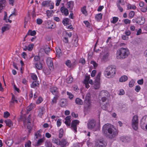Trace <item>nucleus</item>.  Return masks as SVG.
Masks as SVG:
<instances>
[{
	"mask_svg": "<svg viewBox=\"0 0 147 147\" xmlns=\"http://www.w3.org/2000/svg\"><path fill=\"white\" fill-rule=\"evenodd\" d=\"M11 95L12 98L11 101L10 102V105H11L12 104H14L15 102L16 103H18V101L17 100V98L12 93H11Z\"/></svg>",
	"mask_w": 147,
	"mask_h": 147,
	"instance_id": "obj_24",
	"label": "nucleus"
},
{
	"mask_svg": "<svg viewBox=\"0 0 147 147\" xmlns=\"http://www.w3.org/2000/svg\"><path fill=\"white\" fill-rule=\"evenodd\" d=\"M78 36L77 34L74 35L72 41V44L74 46L76 47L78 46Z\"/></svg>",
	"mask_w": 147,
	"mask_h": 147,
	"instance_id": "obj_13",
	"label": "nucleus"
},
{
	"mask_svg": "<svg viewBox=\"0 0 147 147\" xmlns=\"http://www.w3.org/2000/svg\"><path fill=\"white\" fill-rule=\"evenodd\" d=\"M42 132L41 130L40 129L35 134V136L36 139L38 138L39 137H40L41 135L40 134V133Z\"/></svg>",
	"mask_w": 147,
	"mask_h": 147,
	"instance_id": "obj_35",
	"label": "nucleus"
},
{
	"mask_svg": "<svg viewBox=\"0 0 147 147\" xmlns=\"http://www.w3.org/2000/svg\"><path fill=\"white\" fill-rule=\"evenodd\" d=\"M91 63L93 65L94 68H96L97 66V64L94 61H92L91 62Z\"/></svg>",
	"mask_w": 147,
	"mask_h": 147,
	"instance_id": "obj_63",
	"label": "nucleus"
},
{
	"mask_svg": "<svg viewBox=\"0 0 147 147\" xmlns=\"http://www.w3.org/2000/svg\"><path fill=\"white\" fill-rule=\"evenodd\" d=\"M60 140L57 138H54L52 139V142L58 145H60Z\"/></svg>",
	"mask_w": 147,
	"mask_h": 147,
	"instance_id": "obj_31",
	"label": "nucleus"
},
{
	"mask_svg": "<svg viewBox=\"0 0 147 147\" xmlns=\"http://www.w3.org/2000/svg\"><path fill=\"white\" fill-rule=\"evenodd\" d=\"M127 8L128 9H134L136 8V7L134 5H131L130 4H128L127 5Z\"/></svg>",
	"mask_w": 147,
	"mask_h": 147,
	"instance_id": "obj_46",
	"label": "nucleus"
},
{
	"mask_svg": "<svg viewBox=\"0 0 147 147\" xmlns=\"http://www.w3.org/2000/svg\"><path fill=\"white\" fill-rule=\"evenodd\" d=\"M54 25V23L50 21H47L46 23L47 28L49 29H53Z\"/></svg>",
	"mask_w": 147,
	"mask_h": 147,
	"instance_id": "obj_15",
	"label": "nucleus"
},
{
	"mask_svg": "<svg viewBox=\"0 0 147 147\" xmlns=\"http://www.w3.org/2000/svg\"><path fill=\"white\" fill-rule=\"evenodd\" d=\"M5 122L6 125L9 127L13 125L12 122L10 119H7L5 120Z\"/></svg>",
	"mask_w": 147,
	"mask_h": 147,
	"instance_id": "obj_26",
	"label": "nucleus"
},
{
	"mask_svg": "<svg viewBox=\"0 0 147 147\" xmlns=\"http://www.w3.org/2000/svg\"><path fill=\"white\" fill-rule=\"evenodd\" d=\"M47 63L49 68L51 70L53 69V59L50 58H48L47 60Z\"/></svg>",
	"mask_w": 147,
	"mask_h": 147,
	"instance_id": "obj_8",
	"label": "nucleus"
},
{
	"mask_svg": "<svg viewBox=\"0 0 147 147\" xmlns=\"http://www.w3.org/2000/svg\"><path fill=\"white\" fill-rule=\"evenodd\" d=\"M50 4H53V3L51 2L50 1L48 0L43 1L41 5L43 7H48L50 6Z\"/></svg>",
	"mask_w": 147,
	"mask_h": 147,
	"instance_id": "obj_16",
	"label": "nucleus"
},
{
	"mask_svg": "<svg viewBox=\"0 0 147 147\" xmlns=\"http://www.w3.org/2000/svg\"><path fill=\"white\" fill-rule=\"evenodd\" d=\"M43 100L42 98L41 97H39L38 99L36 101V103L37 104L40 103Z\"/></svg>",
	"mask_w": 147,
	"mask_h": 147,
	"instance_id": "obj_51",
	"label": "nucleus"
},
{
	"mask_svg": "<svg viewBox=\"0 0 147 147\" xmlns=\"http://www.w3.org/2000/svg\"><path fill=\"white\" fill-rule=\"evenodd\" d=\"M56 51V55L57 56H58V57H59L62 54L61 51L59 48L57 49Z\"/></svg>",
	"mask_w": 147,
	"mask_h": 147,
	"instance_id": "obj_38",
	"label": "nucleus"
},
{
	"mask_svg": "<svg viewBox=\"0 0 147 147\" xmlns=\"http://www.w3.org/2000/svg\"><path fill=\"white\" fill-rule=\"evenodd\" d=\"M135 82L133 80H131L129 83V86L130 87H132L134 85Z\"/></svg>",
	"mask_w": 147,
	"mask_h": 147,
	"instance_id": "obj_55",
	"label": "nucleus"
},
{
	"mask_svg": "<svg viewBox=\"0 0 147 147\" xmlns=\"http://www.w3.org/2000/svg\"><path fill=\"white\" fill-rule=\"evenodd\" d=\"M128 79L127 77L125 76L124 75L123 76H122L119 79V81L121 82H125L126 80H127Z\"/></svg>",
	"mask_w": 147,
	"mask_h": 147,
	"instance_id": "obj_32",
	"label": "nucleus"
},
{
	"mask_svg": "<svg viewBox=\"0 0 147 147\" xmlns=\"http://www.w3.org/2000/svg\"><path fill=\"white\" fill-rule=\"evenodd\" d=\"M45 144L46 147H52V144L50 142L46 141Z\"/></svg>",
	"mask_w": 147,
	"mask_h": 147,
	"instance_id": "obj_45",
	"label": "nucleus"
},
{
	"mask_svg": "<svg viewBox=\"0 0 147 147\" xmlns=\"http://www.w3.org/2000/svg\"><path fill=\"white\" fill-rule=\"evenodd\" d=\"M69 19L68 18H66L64 19L62 21V23L65 26H67L69 24Z\"/></svg>",
	"mask_w": 147,
	"mask_h": 147,
	"instance_id": "obj_34",
	"label": "nucleus"
},
{
	"mask_svg": "<svg viewBox=\"0 0 147 147\" xmlns=\"http://www.w3.org/2000/svg\"><path fill=\"white\" fill-rule=\"evenodd\" d=\"M96 123L94 120L90 121L88 123V126L89 129H93L95 126Z\"/></svg>",
	"mask_w": 147,
	"mask_h": 147,
	"instance_id": "obj_9",
	"label": "nucleus"
},
{
	"mask_svg": "<svg viewBox=\"0 0 147 147\" xmlns=\"http://www.w3.org/2000/svg\"><path fill=\"white\" fill-rule=\"evenodd\" d=\"M137 24L140 25H142L145 22L144 19L142 17H140L137 18Z\"/></svg>",
	"mask_w": 147,
	"mask_h": 147,
	"instance_id": "obj_23",
	"label": "nucleus"
},
{
	"mask_svg": "<svg viewBox=\"0 0 147 147\" xmlns=\"http://www.w3.org/2000/svg\"><path fill=\"white\" fill-rule=\"evenodd\" d=\"M147 124V115H146L142 118L140 121L141 127H144L145 125Z\"/></svg>",
	"mask_w": 147,
	"mask_h": 147,
	"instance_id": "obj_11",
	"label": "nucleus"
},
{
	"mask_svg": "<svg viewBox=\"0 0 147 147\" xmlns=\"http://www.w3.org/2000/svg\"><path fill=\"white\" fill-rule=\"evenodd\" d=\"M102 14L101 13H99L96 15L95 18L98 20H100L102 18Z\"/></svg>",
	"mask_w": 147,
	"mask_h": 147,
	"instance_id": "obj_37",
	"label": "nucleus"
},
{
	"mask_svg": "<svg viewBox=\"0 0 147 147\" xmlns=\"http://www.w3.org/2000/svg\"><path fill=\"white\" fill-rule=\"evenodd\" d=\"M118 20V18L117 17H113V20L111 21V22L113 24H115L116 23Z\"/></svg>",
	"mask_w": 147,
	"mask_h": 147,
	"instance_id": "obj_44",
	"label": "nucleus"
},
{
	"mask_svg": "<svg viewBox=\"0 0 147 147\" xmlns=\"http://www.w3.org/2000/svg\"><path fill=\"white\" fill-rule=\"evenodd\" d=\"M63 130L62 128L59 131V138H61L63 136Z\"/></svg>",
	"mask_w": 147,
	"mask_h": 147,
	"instance_id": "obj_39",
	"label": "nucleus"
},
{
	"mask_svg": "<svg viewBox=\"0 0 147 147\" xmlns=\"http://www.w3.org/2000/svg\"><path fill=\"white\" fill-rule=\"evenodd\" d=\"M129 54V51L127 48L122 47L117 51L116 57L118 59H123L127 57Z\"/></svg>",
	"mask_w": 147,
	"mask_h": 147,
	"instance_id": "obj_2",
	"label": "nucleus"
},
{
	"mask_svg": "<svg viewBox=\"0 0 147 147\" xmlns=\"http://www.w3.org/2000/svg\"><path fill=\"white\" fill-rule=\"evenodd\" d=\"M59 97V96H55L51 102V104L53 105V104H56L57 102V100Z\"/></svg>",
	"mask_w": 147,
	"mask_h": 147,
	"instance_id": "obj_27",
	"label": "nucleus"
},
{
	"mask_svg": "<svg viewBox=\"0 0 147 147\" xmlns=\"http://www.w3.org/2000/svg\"><path fill=\"white\" fill-rule=\"evenodd\" d=\"M13 143V141L12 139H9L5 141L6 144L8 146H11Z\"/></svg>",
	"mask_w": 147,
	"mask_h": 147,
	"instance_id": "obj_30",
	"label": "nucleus"
},
{
	"mask_svg": "<svg viewBox=\"0 0 147 147\" xmlns=\"http://www.w3.org/2000/svg\"><path fill=\"white\" fill-rule=\"evenodd\" d=\"M9 29V28L7 27V26H4L2 27L1 29L2 31V33H3L5 31L8 30Z\"/></svg>",
	"mask_w": 147,
	"mask_h": 147,
	"instance_id": "obj_59",
	"label": "nucleus"
},
{
	"mask_svg": "<svg viewBox=\"0 0 147 147\" xmlns=\"http://www.w3.org/2000/svg\"><path fill=\"white\" fill-rule=\"evenodd\" d=\"M50 91L55 96H59L58 88L56 87H51L50 88Z\"/></svg>",
	"mask_w": 147,
	"mask_h": 147,
	"instance_id": "obj_10",
	"label": "nucleus"
},
{
	"mask_svg": "<svg viewBox=\"0 0 147 147\" xmlns=\"http://www.w3.org/2000/svg\"><path fill=\"white\" fill-rule=\"evenodd\" d=\"M52 11H47L46 13L48 17L52 16Z\"/></svg>",
	"mask_w": 147,
	"mask_h": 147,
	"instance_id": "obj_60",
	"label": "nucleus"
},
{
	"mask_svg": "<svg viewBox=\"0 0 147 147\" xmlns=\"http://www.w3.org/2000/svg\"><path fill=\"white\" fill-rule=\"evenodd\" d=\"M95 82L94 83V88L95 89H98L100 86V81H95Z\"/></svg>",
	"mask_w": 147,
	"mask_h": 147,
	"instance_id": "obj_33",
	"label": "nucleus"
},
{
	"mask_svg": "<svg viewBox=\"0 0 147 147\" xmlns=\"http://www.w3.org/2000/svg\"><path fill=\"white\" fill-rule=\"evenodd\" d=\"M65 64L69 67L70 68L71 67L72 64L70 60H67L65 62Z\"/></svg>",
	"mask_w": 147,
	"mask_h": 147,
	"instance_id": "obj_41",
	"label": "nucleus"
},
{
	"mask_svg": "<svg viewBox=\"0 0 147 147\" xmlns=\"http://www.w3.org/2000/svg\"><path fill=\"white\" fill-rule=\"evenodd\" d=\"M67 8H69L70 9H72L74 6V2L72 1H70L67 2L66 4Z\"/></svg>",
	"mask_w": 147,
	"mask_h": 147,
	"instance_id": "obj_20",
	"label": "nucleus"
},
{
	"mask_svg": "<svg viewBox=\"0 0 147 147\" xmlns=\"http://www.w3.org/2000/svg\"><path fill=\"white\" fill-rule=\"evenodd\" d=\"M84 111L87 112L90 111L91 107L90 102V94L88 93L86 94L84 100Z\"/></svg>",
	"mask_w": 147,
	"mask_h": 147,
	"instance_id": "obj_3",
	"label": "nucleus"
},
{
	"mask_svg": "<svg viewBox=\"0 0 147 147\" xmlns=\"http://www.w3.org/2000/svg\"><path fill=\"white\" fill-rule=\"evenodd\" d=\"M102 131L104 135L110 139L115 138L118 134L117 129L109 124H106L103 126Z\"/></svg>",
	"mask_w": 147,
	"mask_h": 147,
	"instance_id": "obj_1",
	"label": "nucleus"
},
{
	"mask_svg": "<svg viewBox=\"0 0 147 147\" xmlns=\"http://www.w3.org/2000/svg\"><path fill=\"white\" fill-rule=\"evenodd\" d=\"M42 20L38 18L36 20L37 23L38 24H41L42 23Z\"/></svg>",
	"mask_w": 147,
	"mask_h": 147,
	"instance_id": "obj_58",
	"label": "nucleus"
},
{
	"mask_svg": "<svg viewBox=\"0 0 147 147\" xmlns=\"http://www.w3.org/2000/svg\"><path fill=\"white\" fill-rule=\"evenodd\" d=\"M121 140L123 142H127L130 141L131 139L128 136H123L120 137Z\"/></svg>",
	"mask_w": 147,
	"mask_h": 147,
	"instance_id": "obj_17",
	"label": "nucleus"
},
{
	"mask_svg": "<svg viewBox=\"0 0 147 147\" xmlns=\"http://www.w3.org/2000/svg\"><path fill=\"white\" fill-rule=\"evenodd\" d=\"M31 145V142L29 141L27 143H26L25 144V146L26 147H30Z\"/></svg>",
	"mask_w": 147,
	"mask_h": 147,
	"instance_id": "obj_64",
	"label": "nucleus"
},
{
	"mask_svg": "<svg viewBox=\"0 0 147 147\" xmlns=\"http://www.w3.org/2000/svg\"><path fill=\"white\" fill-rule=\"evenodd\" d=\"M107 145V143L102 140H97L95 143V146L96 147H105Z\"/></svg>",
	"mask_w": 147,
	"mask_h": 147,
	"instance_id": "obj_6",
	"label": "nucleus"
},
{
	"mask_svg": "<svg viewBox=\"0 0 147 147\" xmlns=\"http://www.w3.org/2000/svg\"><path fill=\"white\" fill-rule=\"evenodd\" d=\"M140 87L139 85L136 86L135 89V90L137 92H138L140 91Z\"/></svg>",
	"mask_w": 147,
	"mask_h": 147,
	"instance_id": "obj_56",
	"label": "nucleus"
},
{
	"mask_svg": "<svg viewBox=\"0 0 147 147\" xmlns=\"http://www.w3.org/2000/svg\"><path fill=\"white\" fill-rule=\"evenodd\" d=\"M51 50V49L49 47L45 48L44 49L45 52L47 54H48V53L50 52Z\"/></svg>",
	"mask_w": 147,
	"mask_h": 147,
	"instance_id": "obj_57",
	"label": "nucleus"
},
{
	"mask_svg": "<svg viewBox=\"0 0 147 147\" xmlns=\"http://www.w3.org/2000/svg\"><path fill=\"white\" fill-rule=\"evenodd\" d=\"M61 119H59L57 122V127H59L60 126L61 124Z\"/></svg>",
	"mask_w": 147,
	"mask_h": 147,
	"instance_id": "obj_61",
	"label": "nucleus"
},
{
	"mask_svg": "<svg viewBox=\"0 0 147 147\" xmlns=\"http://www.w3.org/2000/svg\"><path fill=\"white\" fill-rule=\"evenodd\" d=\"M38 85V83L36 81H34L31 85V87L32 88H34Z\"/></svg>",
	"mask_w": 147,
	"mask_h": 147,
	"instance_id": "obj_36",
	"label": "nucleus"
},
{
	"mask_svg": "<svg viewBox=\"0 0 147 147\" xmlns=\"http://www.w3.org/2000/svg\"><path fill=\"white\" fill-rule=\"evenodd\" d=\"M35 67L38 70H41L42 68V64L40 63H37L35 64Z\"/></svg>",
	"mask_w": 147,
	"mask_h": 147,
	"instance_id": "obj_28",
	"label": "nucleus"
},
{
	"mask_svg": "<svg viewBox=\"0 0 147 147\" xmlns=\"http://www.w3.org/2000/svg\"><path fill=\"white\" fill-rule=\"evenodd\" d=\"M81 11L82 13L85 15L87 14V12L86 9V6H84L81 9Z\"/></svg>",
	"mask_w": 147,
	"mask_h": 147,
	"instance_id": "obj_40",
	"label": "nucleus"
},
{
	"mask_svg": "<svg viewBox=\"0 0 147 147\" xmlns=\"http://www.w3.org/2000/svg\"><path fill=\"white\" fill-rule=\"evenodd\" d=\"M72 36V34L71 32L68 33L65 32V35L63 40V42L65 43H67L68 42V37L70 38Z\"/></svg>",
	"mask_w": 147,
	"mask_h": 147,
	"instance_id": "obj_14",
	"label": "nucleus"
},
{
	"mask_svg": "<svg viewBox=\"0 0 147 147\" xmlns=\"http://www.w3.org/2000/svg\"><path fill=\"white\" fill-rule=\"evenodd\" d=\"M80 121L78 120H75L72 121L71 123V129L76 132L77 130V126L79 124Z\"/></svg>",
	"mask_w": 147,
	"mask_h": 147,
	"instance_id": "obj_7",
	"label": "nucleus"
},
{
	"mask_svg": "<svg viewBox=\"0 0 147 147\" xmlns=\"http://www.w3.org/2000/svg\"><path fill=\"white\" fill-rule=\"evenodd\" d=\"M73 78L72 77L69 76L67 79V82L68 84L71 83L73 82Z\"/></svg>",
	"mask_w": 147,
	"mask_h": 147,
	"instance_id": "obj_42",
	"label": "nucleus"
},
{
	"mask_svg": "<svg viewBox=\"0 0 147 147\" xmlns=\"http://www.w3.org/2000/svg\"><path fill=\"white\" fill-rule=\"evenodd\" d=\"M109 56V54L108 53H107L104 55L102 57V59L104 61H105L108 58Z\"/></svg>",
	"mask_w": 147,
	"mask_h": 147,
	"instance_id": "obj_49",
	"label": "nucleus"
},
{
	"mask_svg": "<svg viewBox=\"0 0 147 147\" xmlns=\"http://www.w3.org/2000/svg\"><path fill=\"white\" fill-rule=\"evenodd\" d=\"M62 13H64L65 16H67L69 14L68 10L65 8L64 6L62 7L60 9Z\"/></svg>",
	"mask_w": 147,
	"mask_h": 147,
	"instance_id": "obj_22",
	"label": "nucleus"
},
{
	"mask_svg": "<svg viewBox=\"0 0 147 147\" xmlns=\"http://www.w3.org/2000/svg\"><path fill=\"white\" fill-rule=\"evenodd\" d=\"M59 104L61 107H65L67 106V101L66 99H62L60 100Z\"/></svg>",
	"mask_w": 147,
	"mask_h": 147,
	"instance_id": "obj_12",
	"label": "nucleus"
},
{
	"mask_svg": "<svg viewBox=\"0 0 147 147\" xmlns=\"http://www.w3.org/2000/svg\"><path fill=\"white\" fill-rule=\"evenodd\" d=\"M10 115V113L7 111L5 112L4 114V117L5 118H7Z\"/></svg>",
	"mask_w": 147,
	"mask_h": 147,
	"instance_id": "obj_54",
	"label": "nucleus"
},
{
	"mask_svg": "<svg viewBox=\"0 0 147 147\" xmlns=\"http://www.w3.org/2000/svg\"><path fill=\"white\" fill-rule=\"evenodd\" d=\"M44 140L43 138H41L39 140L36 144V146H37L40 145L41 143L44 141Z\"/></svg>",
	"mask_w": 147,
	"mask_h": 147,
	"instance_id": "obj_47",
	"label": "nucleus"
},
{
	"mask_svg": "<svg viewBox=\"0 0 147 147\" xmlns=\"http://www.w3.org/2000/svg\"><path fill=\"white\" fill-rule=\"evenodd\" d=\"M75 102L76 104L79 105H82L83 103L82 100L79 98H77L76 99Z\"/></svg>",
	"mask_w": 147,
	"mask_h": 147,
	"instance_id": "obj_29",
	"label": "nucleus"
},
{
	"mask_svg": "<svg viewBox=\"0 0 147 147\" xmlns=\"http://www.w3.org/2000/svg\"><path fill=\"white\" fill-rule=\"evenodd\" d=\"M45 109L44 107H41L39 109V113L38 115V116L41 117L45 113Z\"/></svg>",
	"mask_w": 147,
	"mask_h": 147,
	"instance_id": "obj_25",
	"label": "nucleus"
},
{
	"mask_svg": "<svg viewBox=\"0 0 147 147\" xmlns=\"http://www.w3.org/2000/svg\"><path fill=\"white\" fill-rule=\"evenodd\" d=\"M36 32L35 30L32 31V30H29L27 34L25 36L24 38V40L25 41V38L28 35H31L32 36H34L36 35Z\"/></svg>",
	"mask_w": 147,
	"mask_h": 147,
	"instance_id": "obj_21",
	"label": "nucleus"
},
{
	"mask_svg": "<svg viewBox=\"0 0 147 147\" xmlns=\"http://www.w3.org/2000/svg\"><path fill=\"white\" fill-rule=\"evenodd\" d=\"M138 119L137 115H134L132 118L131 121V125L133 128L135 130H137L138 129Z\"/></svg>",
	"mask_w": 147,
	"mask_h": 147,
	"instance_id": "obj_5",
	"label": "nucleus"
},
{
	"mask_svg": "<svg viewBox=\"0 0 147 147\" xmlns=\"http://www.w3.org/2000/svg\"><path fill=\"white\" fill-rule=\"evenodd\" d=\"M32 79L34 80V81H36L37 79V77L35 74H33L32 76Z\"/></svg>",
	"mask_w": 147,
	"mask_h": 147,
	"instance_id": "obj_62",
	"label": "nucleus"
},
{
	"mask_svg": "<svg viewBox=\"0 0 147 147\" xmlns=\"http://www.w3.org/2000/svg\"><path fill=\"white\" fill-rule=\"evenodd\" d=\"M69 144L66 139H63L60 141V145L63 146H68Z\"/></svg>",
	"mask_w": 147,
	"mask_h": 147,
	"instance_id": "obj_19",
	"label": "nucleus"
},
{
	"mask_svg": "<svg viewBox=\"0 0 147 147\" xmlns=\"http://www.w3.org/2000/svg\"><path fill=\"white\" fill-rule=\"evenodd\" d=\"M34 45L33 44H30L28 45V50L29 51H31L32 50Z\"/></svg>",
	"mask_w": 147,
	"mask_h": 147,
	"instance_id": "obj_52",
	"label": "nucleus"
},
{
	"mask_svg": "<svg viewBox=\"0 0 147 147\" xmlns=\"http://www.w3.org/2000/svg\"><path fill=\"white\" fill-rule=\"evenodd\" d=\"M121 4L122 5H125L124 1L123 0H119L117 2V5Z\"/></svg>",
	"mask_w": 147,
	"mask_h": 147,
	"instance_id": "obj_48",
	"label": "nucleus"
},
{
	"mask_svg": "<svg viewBox=\"0 0 147 147\" xmlns=\"http://www.w3.org/2000/svg\"><path fill=\"white\" fill-rule=\"evenodd\" d=\"M67 95L69 96V98L70 99H72L74 97V95L72 94L71 93L68 92H67Z\"/></svg>",
	"mask_w": 147,
	"mask_h": 147,
	"instance_id": "obj_53",
	"label": "nucleus"
},
{
	"mask_svg": "<svg viewBox=\"0 0 147 147\" xmlns=\"http://www.w3.org/2000/svg\"><path fill=\"white\" fill-rule=\"evenodd\" d=\"M108 92L106 91H102L100 93L99 97H107L109 96Z\"/></svg>",
	"mask_w": 147,
	"mask_h": 147,
	"instance_id": "obj_18",
	"label": "nucleus"
},
{
	"mask_svg": "<svg viewBox=\"0 0 147 147\" xmlns=\"http://www.w3.org/2000/svg\"><path fill=\"white\" fill-rule=\"evenodd\" d=\"M101 75V72H99V73H98V74L96 76L95 81H100V79Z\"/></svg>",
	"mask_w": 147,
	"mask_h": 147,
	"instance_id": "obj_50",
	"label": "nucleus"
},
{
	"mask_svg": "<svg viewBox=\"0 0 147 147\" xmlns=\"http://www.w3.org/2000/svg\"><path fill=\"white\" fill-rule=\"evenodd\" d=\"M116 73L115 69L114 67L111 65L107 67L105 71L104 74L106 76H113Z\"/></svg>",
	"mask_w": 147,
	"mask_h": 147,
	"instance_id": "obj_4",
	"label": "nucleus"
},
{
	"mask_svg": "<svg viewBox=\"0 0 147 147\" xmlns=\"http://www.w3.org/2000/svg\"><path fill=\"white\" fill-rule=\"evenodd\" d=\"M135 15V12L133 11H131L129 13V18L131 19L133 18L134 16Z\"/></svg>",
	"mask_w": 147,
	"mask_h": 147,
	"instance_id": "obj_43",
	"label": "nucleus"
}]
</instances>
